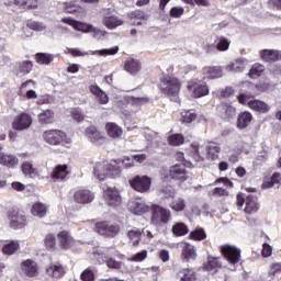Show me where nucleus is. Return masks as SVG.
I'll use <instances>...</instances> for the list:
<instances>
[{
    "instance_id": "de8ad7c7",
    "label": "nucleus",
    "mask_w": 281,
    "mask_h": 281,
    "mask_svg": "<svg viewBox=\"0 0 281 281\" xmlns=\"http://www.w3.org/2000/svg\"><path fill=\"white\" fill-rule=\"evenodd\" d=\"M191 240H205L207 238V235L205 234V231L201 227H196L194 231H192L189 235Z\"/></svg>"
},
{
    "instance_id": "49530a36",
    "label": "nucleus",
    "mask_w": 281,
    "mask_h": 281,
    "mask_svg": "<svg viewBox=\"0 0 281 281\" xmlns=\"http://www.w3.org/2000/svg\"><path fill=\"white\" fill-rule=\"evenodd\" d=\"M171 229L175 236H186L188 234V226L184 223H176Z\"/></svg>"
},
{
    "instance_id": "9d476101",
    "label": "nucleus",
    "mask_w": 281,
    "mask_h": 281,
    "mask_svg": "<svg viewBox=\"0 0 281 281\" xmlns=\"http://www.w3.org/2000/svg\"><path fill=\"white\" fill-rule=\"evenodd\" d=\"M94 232L101 236L113 237L117 232H120V226L109 224L108 222H99L94 226Z\"/></svg>"
},
{
    "instance_id": "2f4dec72",
    "label": "nucleus",
    "mask_w": 281,
    "mask_h": 281,
    "mask_svg": "<svg viewBox=\"0 0 281 281\" xmlns=\"http://www.w3.org/2000/svg\"><path fill=\"white\" fill-rule=\"evenodd\" d=\"M182 258L184 260H194L196 258V249L190 244H184L182 247Z\"/></svg>"
},
{
    "instance_id": "c03bdc74",
    "label": "nucleus",
    "mask_w": 281,
    "mask_h": 281,
    "mask_svg": "<svg viewBox=\"0 0 281 281\" xmlns=\"http://www.w3.org/2000/svg\"><path fill=\"white\" fill-rule=\"evenodd\" d=\"M186 200L183 198H176L171 203L170 207L173 212H183L186 210Z\"/></svg>"
},
{
    "instance_id": "f8f14e48",
    "label": "nucleus",
    "mask_w": 281,
    "mask_h": 281,
    "mask_svg": "<svg viewBox=\"0 0 281 281\" xmlns=\"http://www.w3.org/2000/svg\"><path fill=\"white\" fill-rule=\"evenodd\" d=\"M12 126L14 131H26L32 126V116L27 113H21L14 119Z\"/></svg>"
},
{
    "instance_id": "774afa93",
    "label": "nucleus",
    "mask_w": 281,
    "mask_h": 281,
    "mask_svg": "<svg viewBox=\"0 0 281 281\" xmlns=\"http://www.w3.org/2000/svg\"><path fill=\"white\" fill-rule=\"evenodd\" d=\"M162 194H165L167 199H171L175 196V189L172 187H165L162 189Z\"/></svg>"
},
{
    "instance_id": "5701e85b",
    "label": "nucleus",
    "mask_w": 281,
    "mask_h": 281,
    "mask_svg": "<svg viewBox=\"0 0 281 281\" xmlns=\"http://www.w3.org/2000/svg\"><path fill=\"white\" fill-rule=\"evenodd\" d=\"M32 67H33V65H32V61H30V60L16 63L15 74H16V76H19V75L27 76V74H30V71H32Z\"/></svg>"
},
{
    "instance_id": "473e14b6",
    "label": "nucleus",
    "mask_w": 281,
    "mask_h": 281,
    "mask_svg": "<svg viewBox=\"0 0 281 281\" xmlns=\"http://www.w3.org/2000/svg\"><path fill=\"white\" fill-rule=\"evenodd\" d=\"M33 216H38V218H44L47 215V206L41 202H36L33 204L31 210Z\"/></svg>"
},
{
    "instance_id": "0eeeda50",
    "label": "nucleus",
    "mask_w": 281,
    "mask_h": 281,
    "mask_svg": "<svg viewBox=\"0 0 281 281\" xmlns=\"http://www.w3.org/2000/svg\"><path fill=\"white\" fill-rule=\"evenodd\" d=\"M238 100L241 104H248L249 109H252V111H258V113H268L269 111V104L261 100H252L249 101V97L246 94H240L238 97Z\"/></svg>"
},
{
    "instance_id": "6ab92c4d",
    "label": "nucleus",
    "mask_w": 281,
    "mask_h": 281,
    "mask_svg": "<svg viewBox=\"0 0 281 281\" xmlns=\"http://www.w3.org/2000/svg\"><path fill=\"white\" fill-rule=\"evenodd\" d=\"M102 23L108 30H115V27H120V25L124 24L120 18L111 14H105L102 19Z\"/></svg>"
},
{
    "instance_id": "2eb2a0df",
    "label": "nucleus",
    "mask_w": 281,
    "mask_h": 281,
    "mask_svg": "<svg viewBox=\"0 0 281 281\" xmlns=\"http://www.w3.org/2000/svg\"><path fill=\"white\" fill-rule=\"evenodd\" d=\"M169 175L171 179H176L177 181H186L188 179L186 165H175L170 167Z\"/></svg>"
},
{
    "instance_id": "ddd939ff",
    "label": "nucleus",
    "mask_w": 281,
    "mask_h": 281,
    "mask_svg": "<svg viewBox=\"0 0 281 281\" xmlns=\"http://www.w3.org/2000/svg\"><path fill=\"white\" fill-rule=\"evenodd\" d=\"M104 194H105V201L108 205H110L111 207H117V205L122 203V196H120V191H117V189L108 187L104 190Z\"/></svg>"
},
{
    "instance_id": "0e129e2a",
    "label": "nucleus",
    "mask_w": 281,
    "mask_h": 281,
    "mask_svg": "<svg viewBox=\"0 0 281 281\" xmlns=\"http://www.w3.org/2000/svg\"><path fill=\"white\" fill-rule=\"evenodd\" d=\"M117 52H120L119 47L105 48V49L100 50V55L101 56H115V54H117Z\"/></svg>"
},
{
    "instance_id": "864d4df0",
    "label": "nucleus",
    "mask_w": 281,
    "mask_h": 281,
    "mask_svg": "<svg viewBox=\"0 0 281 281\" xmlns=\"http://www.w3.org/2000/svg\"><path fill=\"white\" fill-rule=\"evenodd\" d=\"M45 247L49 249V251H54L56 249V235L54 234H48L45 237Z\"/></svg>"
},
{
    "instance_id": "a211bd4d",
    "label": "nucleus",
    "mask_w": 281,
    "mask_h": 281,
    "mask_svg": "<svg viewBox=\"0 0 281 281\" xmlns=\"http://www.w3.org/2000/svg\"><path fill=\"white\" fill-rule=\"evenodd\" d=\"M86 135L92 144H104V136H102V133L94 126L88 127Z\"/></svg>"
},
{
    "instance_id": "79ce46f5",
    "label": "nucleus",
    "mask_w": 281,
    "mask_h": 281,
    "mask_svg": "<svg viewBox=\"0 0 281 281\" xmlns=\"http://www.w3.org/2000/svg\"><path fill=\"white\" fill-rule=\"evenodd\" d=\"M245 212L246 214H255V212H258V202L256 201V198L247 196Z\"/></svg>"
},
{
    "instance_id": "8fccbe9b",
    "label": "nucleus",
    "mask_w": 281,
    "mask_h": 281,
    "mask_svg": "<svg viewBox=\"0 0 281 281\" xmlns=\"http://www.w3.org/2000/svg\"><path fill=\"white\" fill-rule=\"evenodd\" d=\"M186 142V137L182 134H173L168 137V144L170 146H181Z\"/></svg>"
},
{
    "instance_id": "cd10ccee",
    "label": "nucleus",
    "mask_w": 281,
    "mask_h": 281,
    "mask_svg": "<svg viewBox=\"0 0 281 281\" xmlns=\"http://www.w3.org/2000/svg\"><path fill=\"white\" fill-rule=\"evenodd\" d=\"M251 113L249 112H244L241 114L238 115L237 119V128H240V131H243V128H247V126H249V124H251Z\"/></svg>"
},
{
    "instance_id": "ea45409f",
    "label": "nucleus",
    "mask_w": 281,
    "mask_h": 281,
    "mask_svg": "<svg viewBox=\"0 0 281 281\" xmlns=\"http://www.w3.org/2000/svg\"><path fill=\"white\" fill-rule=\"evenodd\" d=\"M22 172L32 179H34V177H38V169L34 168V166L27 161L22 165Z\"/></svg>"
},
{
    "instance_id": "72a5a7b5",
    "label": "nucleus",
    "mask_w": 281,
    "mask_h": 281,
    "mask_svg": "<svg viewBox=\"0 0 281 281\" xmlns=\"http://www.w3.org/2000/svg\"><path fill=\"white\" fill-rule=\"evenodd\" d=\"M0 164L2 166H8V168H13V166H16V164H19V159L12 155H5L3 153H0Z\"/></svg>"
},
{
    "instance_id": "bb28decb",
    "label": "nucleus",
    "mask_w": 281,
    "mask_h": 281,
    "mask_svg": "<svg viewBox=\"0 0 281 281\" xmlns=\"http://www.w3.org/2000/svg\"><path fill=\"white\" fill-rule=\"evenodd\" d=\"M105 127H106L109 137H112V139H120V137H122V133H123L122 127H120L117 124L108 123Z\"/></svg>"
},
{
    "instance_id": "5fc2aeb1",
    "label": "nucleus",
    "mask_w": 281,
    "mask_h": 281,
    "mask_svg": "<svg viewBox=\"0 0 281 281\" xmlns=\"http://www.w3.org/2000/svg\"><path fill=\"white\" fill-rule=\"evenodd\" d=\"M52 60H54V57L49 54L38 53L36 55V61L40 65H49V63H52Z\"/></svg>"
},
{
    "instance_id": "bf43d9fd",
    "label": "nucleus",
    "mask_w": 281,
    "mask_h": 281,
    "mask_svg": "<svg viewBox=\"0 0 281 281\" xmlns=\"http://www.w3.org/2000/svg\"><path fill=\"white\" fill-rule=\"evenodd\" d=\"M269 276L281 278V263H272L270 266Z\"/></svg>"
},
{
    "instance_id": "f03ea898",
    "label": "nucleus",
    "mask_w": 281,
    "mask_h": 281,
    "mask_svg": "<svg viewBox=\"0 0 281 281\" xmlns=\"http://www.w3.org/2000/svg\"><path fill=\"white\" fill-rule=\"evenodd\" d=\"M120 172H122L120 167L106 162H98L93 169V175L99 181H104L106 177H119Z\"/></svg>"
},
{
    "instance_id": "4c0bfd02",
    "label": "nucleus",
    "mask_w": 281,
    "mask_h": 281,
    "mask_svg": "<svg viewBox=\"0 0 281 281\" xmlns=\"http://www.w3.org/2000/svg\"><path fill=\"white\" fill-rule=\"evenodd\" d=\"M69 172L67 171V165H58L52 172V179H65Z\"/></svg>"
},
{
    "instance_id": "b1692460",
    "label": "nucleus",
    "mask_w": 281,
    "mask_h": 281,
    "mask_svg": "<svg viewBox=\"0 0 281 281\" xmlns=\"http://www.w3.org/2000/svg\"><path fill=\"white\" fill-rule=\"evenodd\" d=\"M59 245L63 249H71L74 247V238L69 236V233L63 231L58 234Z\"/></svg>"
},
{
    "instance_id": "393cba45",
    "label": "nucleus",
    "mask_w": 281,
    "mask_h": 281,
    "mask_svg": "<svg viewBox=\"0 0 281 281\" xmlns=\"http://www.w3.org/2000/svg\"><path fill=\"white\" fill-rule=\"evenodd\" d=\"M177 280H180V281H195L196 280V273L192 269L184 268V269H181L177 273Z\"/></svg>"
},
{
    "instance_id": "13d9d810",
    "label": "nucleus",
    "mask_w": 281,
    "mask_h": 281,
    "mask_svg": "<svg viewBox=\"0 0 281 281\" xmlns=\"http://www.w3.org/2000/svg\"><path fill=\"white\" fill-rule=\"evenodd\" d=\"M82 281H94L95 280V272L91 269H86L81 276H80Z\"/></svg>"
},
{
    "instance_id": "a18cd8bd",
    "label": "nucleus",
    "mask_w": 281,
    "mask_h": 281,
    "mask_svg": "<svg viewBox=\"0 0 281 281\" xmlns=\"http://www.w3.org/2000/svg\"><path fill=\"white\" fill-rule=\"evenodd\" d=\"M66 23H69V25L74 26L75 30H79L80 32H93V25L74 22V20H67Z\"/></svg>"
},
{
    "instance_id": "6e6552de",
    "label": "nucleus",
    "mask_w": 281,
    "mask_h": 281,
    "mask_svg": "<svg viewBox=\"0 0 281 281\" xmlns=\"http://www.w3.org/2000/svg\"><path fill=\"white\" fill-rule=\"evenodd\" d=\"M221 252L229 265H238L240 262V249L234 246L224 245L221 247Z\"/></svg>"
},
{
    "instance_id": "7c9ffc66",
    "label": "nucleus",
    "mask_w": 281,
    "mask_h": 281,
    "mask_svg": "<svg viewBox=\"0 0 281 281\" xmlns=\"http://www.w3.org/2000/svg\"><path fill=\"white\" fill-rule=\"evenodd\" d=\"M247 67V61L245 59H236L231 65L226 67L227 71H235L236 74H240Z\"/></svg>"
},
{
    "instance_id": "1a4fd4ad",
    "label": "nucleus",
    "mask_w": 281,
    "mask_h": 281,
    "mask_svg": "<svg viewBox=\"0 0 281 281\" xmlns=\"http://www.w3.org/2000/svg\"><path fill=\"white\" fill-rule=\"evenodd\" d=\"M72 199L79 205H87L93 202L95 194L88 189H78L75 191Z\"/></svg>"
},
{
    "instance_id": "37998d69",
    "label": "nucleus",
    "mask_w": 281,
    "mask_h": 281,
    "mask_svg": "<svg viewBox=\"0 0 281 281\" xmlns=\"http://www.w3.org/2000/svg\"><path fill=\"white\" fill-rule=\"evenodd\" d=\"M19 241H10L3 246L2 251L5 256H14L19 251Z\"/></svg>"
},
{
    "instance_id": "c85d7f7f",
    "label": "nucleus",
    "mask_w": 281,
    "mask_h": 281,
    "mask_svg": "<svg viewBox=\"0 0 281 281\" xmlns=\"http://www.w3.org/2000/svg\"><path fill=\"white\" fill-rule=\"evenodd\" d=\"M90 91L91 93H93V95H97V99L100 102V104L109 103V95L106 94V92L102 91L100 87L91 86Z\"/></svg>"
},
{
    "instance_id": "423d86ee",
    "label": "nucleus",
    "mask_w": 281,
    "mask_h": 281,
    "mask_svg": "<svg viewBox=\"0 0 281 281\" xmlns=\"http://www.w3.org/2000/svg\"><path fill=\"white\" fill-rule=\"evenodd\" d=\"M9 226L11 229H23L27 225V218L21 212L11 210L8 212Z\"/></svg>"
},
{
    "instance_id": "c756f323",
    "label": "nucleus",
    "mask_w": 281,
    "mask_h": 281,
    "mask_svg": "<svg viewBox=\"0 0 281 281\" xmlns=\"http://www.w3.org/2000/svg\"><path fill=\"white\" fill-rule=\"evenodd\" d=\"M47 276H50V278H55V280H59V278H63L65 276V268L63 266H50L46 269Z\"/></svg>"
},
{
    "instance_id": "680f3d73",
    "label": "nucleus",
    "mask_w": 281,
    "mask_h": 281,
    "mask_svg": "<svg viewBox=\"0 0 281 281\" xmlns=\"http://www.w3.org/2000/svg\"><path fill=\"white\" fill-rule=\"evenodd\" d=\"M71 115L76 122H82L85 120V113L80 108H76L71 111Z\"/></svg>"
},
{
    "instance_id": "58836bf2",
    "label": "nucleus",
    "mask_w": 281,
    "mask_h": 281,
    "mask_svg": "<svg viewBox=\"0 0 281 281\" xmlns=\"http://www.w3.org/2000/svg\"><path fill=\"white\" fill-rule=\"evenodd\" d=\"M204 269L212 273H216V270L221 269V261H218V258L209 257L207 262L204 265Z\"/></svg>"
},
{
    "instance_id": "f704fd0d",
    "label": "nucleus",
    "mask_w": 281,
    "mask_h": 281,
    "mask_svg": "<svg viewBox=\"0 0 281 281\" xmlns=\"http://www.w3.org/2000/svg\"><path fill=\"white\" fill-rule=\"evenodd\" d=\"M148 21V15L144 11H135L132 13L133 25H144Z\"/></svg>"
},
{
    "instance_id": "39448f33",
    "label": "nucleus",
    "mask_w": 281,
    "mask_h": 281,
    "mask_svg": "<svg viewBox=\"0 0 281 281\" xmlns=\"http://www.w3.org/2000/svg\"><path fill=\"white\" fill-rule=\"evenodd\" d=\"M153 180L148 176H136L132 180H130V186L136 192H148L150 190V186Z\"/></svg>"
},
{
    "instance_id": "e433bc0d",
    "label": "nucleus",
    "mask_w": 281,
    "mask_h": 281,
    "mask_svg": "<svg viewBox=\"0 0 281 281\" xmlns=\"http://www.w3.org/2000/svg\"><path fill=\"white\" fill-rule=\"evenodd\" d=\"M127 238H130L133 247H137L139 240H142V231L139 228H132L127 232Z\"/></svg>"
},
{
    "instance_id": "7ed1b4c3",
    "label": "nucleus",
    "mask_w": 281,
    "mask_h": 281,
    "mask_svg": "<svg viewBox=\"0 0 281 281\" xmlns=\"http://www.w3.org/2000/svg\"><path fill=\"white\" fill-rule=\"evenodd\" d=\"M172 220V213L168 209L159 205L151 206V223L153 225H166Z\"/></svg>"
},
{
    "instance_id": "69168bd1",
    "label": "nucleus",
    "mask_w": 281,
    "mask_h": 281,
    "mask_svg": "<svg viewBox=\"0 0 281 281\" xmlns=\"http://www.w3.org/2000/svg\"><path fill=\"white\" fill-rule=\"evenodd\" d=\"M261 254H262L263 258H269L273 254V248L269 244H263Z\"/></svg>"
},
{
    "instance_id": "9b49d317",
    "label": "nucleus",
    "mask_w": 281,
    "mask_h": 281,
    "mask_svg": "<svg viewBox=\"0 0 281 281\" xmlns=\"http://www.w3.org/2000/svg\"><path fill=\"white\" fill-rule=\"evenodd\" d=\"M128 210L132 212V214L142 216V214H147V212H150V206H148L144 200L138 198L128 202Z\"/></svg>"
},
{
    "instance_id": "3c124183",
    "label": "nucleus",
    "mask_w": 281,
    "mask_h": 281,
    "mask_svg": "<svg viewBox=\"0 0 281 281\" xmlns=\"http://www.w3.org/2000/svg\"><path fill=\"white\" fill-rule=\"evenodd\" d=\"M128 102L134 106H142V104H148L150 99L148 97H130Z\"/></svg>"
},
{
    "instance_id": "4468645a",
    "label": "nucleus",
    "mask_w": 281,
    "mask_h": 281,
    "mask_svg": "<svg viewBox=\"0 0 281 281\" xmlns=\"http://www.w3.org/2000/svg\"><path fill=\"white\" fill-rule=\"evenodd\" d=\"M188 89L193 92L194 98H203V95H207L210 93V89L205 83L190 81L188 83Z\"/></svg>"
},
{
    "instance_id": "4be33fe9",
    "label": "nucleus",
    "mask_w": 281,
    "mask_h": 281,
    "mask_svg": "<svg viewBox=\"0 0 281 281\" xmlns=\"http://www.w3.org/2000/svg\"><path fill=\"white\" fill-rule=\"evenodd\" d=\"M218 111L221 113V117L224 120H229V117H234V115H236V108L229 103H222L218 106Z\"/></svg>"
},
{
    "instance_id": "dca6fc26",
    "label": "nucleus",
    "mask_w": 281,
    "mask_h": 281,
    "mask_svg": "<svg viewBox=\"0 0 281 281\" xmlns=\"http://www.w3.org/2000/svg\"><path fill=\"white\" fill-rule=\"evenodd\" d=\"M21 269L24 276L34 278L38 273V268L34 260L27 259L21 263Z\"/></svg>"
},
{
    "instance_id": "20e7f679",
    "label": "nucleus",
    "mask_w": 281,
    "mask_h": 281,
    "mask_svg": "<svg viewBox=\"0 0 281 281\" xmlns=\"http://www.w3.org/2000/svg\"><path fill=\"white\" fill-rule=\"evenodd\" d=\"M43 139L50 146H59L67 139V134L60 130H49L43 133Z\"/></svg>"
},
{
    "instance_id": "603ef678",
    "label": "nucleus",
    "mask_w": 281,
    "mask_h": 281,
    "mask_svg": "<svg viewBox=\"0 0 281 281\" xmlns=\"http://www.w3.org/2000/svg\"><path fill=\"white\" fill-rule=\"evenodd\" d=\"M231 43L232 42H229V40L221 36L217 38L216 49H218V52H227V49H229Z\"/></svg>"
},
{
    "instance_id": "aec40b11",
    "label": "nucleus",
    "mask_w": 281,
    "mask_h": 281,
    "mask_svg": "<svg viewBox=\"0 0 281 281\" xmlns=\"http://www.w3.org/2000/svg\"><path fill=\"white\" fill-rule=\"evenodd\" d=\"M260 56L262 60H266L267 63H276L281 59L280 50L276 49H263L260 52Z\"/></svg>"
},
{
    "instance_id": "338daca9",
    "label": "nucleus",
    "mask_w": 281,
    "mask_h": 281,
    "mask_svg": "<svg viewBox=\"0 0 281 281\" xmlns=\"http://www.w3.org/2000/svg\"><path fill=\"white\" fill-rule=\"evenodd\" d=\"M27 27H30V30H34L35 32H43V30H45V26L38 22H29Z\"/></svg>"
},
{
    "instance_id": "09e8293b",
    "label": "nucleus",
    "mask_w": 281,
    "mask_h": 281,
    "mask_svg": "<svg viewBox=\"0 0 281 281\" xmlns=\"http://www.w3.org/2000/svg\"><path fill=\"white\" fill-rule=\"evenodd\" d=\"M262 71H265V66L261 64H254L248 72L250 78H259L262 76Z\"/></svg>"
},
{
    "instance_id": "052dcab7",
    "label": "nucleus",
    "mask_w": 281,
    "mask_h": 281,
    "mask_svg": "<svg viewBox=\"0 0 281 281\" xmlns=\"http://www.w3.org/2000/svg\"><path fill=\"white\" fill-rule=\"evenodd\" d=\"M106 267H109V269H122V261H117L113 257H110L106 260Z\"/></svg>"
},
{
    "instance_id": "a19ab883",
    "label": "nucleus",
    "mask_w": 281,
    "mask_h": 281,
    "mask_svg": "<svg viewBox=\"0 0 281 281\" xmlns=\"http://www.w3.org/2000/svg\"><path fill=\"white\" fill-rule=\"evenodd\" d=\"M38 122L41 124H52L54 122V111L45 110L38 114Z\"/></svg>"
},
{
    "instance_id": "f257e3e1",
    "label": "nucleus",
    "mask_w": 281,
    "mask_h": 281,
    "mask_svg": "<svg viewBox=\"0 0 281 281\" xmlns=\"http://www.w3.org/2000/svg\"><path fill=\"white\" fill-rule=\"evenodd\" d=\"M159 89L165 95H168L172 102H179V92L181 82L176 77L165 76L160 80Z\"/></svg>"
},
{
    "instance_id": "e2e57ef3",
    "label": "nucleus",
    "mask_w": 281,
    "mask_h": 281,
    "mask_svg": "<svg viewBox=\"0 0 281 281\" xmlns=\"http://www.w3.org/2000/svg\"><path fill=\"white\" fill-rule=\"evenodd\" d=\"M183 12H186V10L183 8L173 7L170 10V16H172L173 19H179V18L183 16Z\"/></svg>"
},
{
    "instance_id": "412c9836",
    "label": "nucleus",
    "mask_w": 281,
    "mask_h": 281,
    "mask_svg": "<svg viewBox=\"0 0 281 281\" xmlns=\"http://www.w3.org/2000/svg\"><path fill=\"white\" fill-rule=\"evenodd\" d=\"M203 78H207L209 80H213L214 78H222L223 77V69L221 67H205L202 70Z\"/></svg>"
},
{
    "instance_id": "4d7b16f0",
    "label": "nucleus",
    "mask_w": 281,
    "mask_h": 281,
    "mask_svg": "<svg viewBox=\"0 0 281 281\" xmlns=\"http://www.w3.org/2000/svg\"><path fill=\"white\" fill-rule=\"evenodd\" d=\"M148 258V251L142 250L140 252H137L132 258H130L131 262H143V260H146Z\"/></svg>"
},
{
    "instance_id": "6e6d98bb",
    "label": "nucleus",
    "mask_w": 281,
    "mask_h": 281,
    "mask_svg": "<svg viewBox=\"0 0 281 281\" xmlns=\"http://www.w3.org/2000/svg\"><path fill=\"white\" fill-rule=\"evenodd\" d=\"M196 120V113L194 111H184L182 112V122L186 124H192Z\"/></svg>"
},
{
    "instance_id": "c9c22d12",
    "label": "nucleus",
    "mask_w": 281,
    "mask_h": 281,
    "mask_svg": "<svg viewBox=\"0 0 281 281\" xmlns=\"http://www.w3.org/2000/svg\"><path fill=\"white\" fill-rule=\"evenodd\" d=\"M124 69L128 74L135 75L138 74L139 69H142V65L135 59H130L125 61Z\"/></svg>"
},
{
    "instance_id": "a878e982",
    "label": "nucleus",
    "mask_w": 281,
    "mask_h": 281,
    "mask_svg": "<svg viewBox=\"0 0 281 281\" xmlns=\"http://www.w3.org/2000/svg\"><path fill=\"white\" fill-rule=\"evenodd\" d=\"M221 153V145L218 143H210L206 146V157L209 159H218V154Z\"/></svg>"
},
{
    "instance_id": "f3484780",
    "label": "nucleus",
    "mask_w": 281,
    "mask_h": 281,
    "mask_svg": "<svg viewBox=\"0 0 281 281\" xmlns=\"http://www.w3.org/2000/svg\"><path fill=\"white\" fill-rule=\"evenodd\" d=\"M189 153L195 161H203V157H205V147L199 145V143H192Z\"/></svg>"
}]
</instances>
